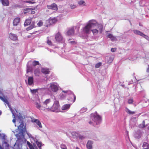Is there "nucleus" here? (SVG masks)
<instances>
[{"mask_svg": "<svg viewBox=\"0 0 149 149\" xmlns=\"http://www.w3.org/2000/svg\"><path fill=\"white\" fill-rule=\"evenodd\" d=\"M97 26L99 28H103V24L102 22L99 23L95 19L89 20L87 22L84 28H92Z\"/></svg>", "mask_w": 149, "mask_h": 149, "instance_id": "obj_1", "label": "nucleus"}, {"mask_svg": "<svg viewBox=\"0 0 149 149\" xmlns=\"http://www.w3.org/2000/svg\"><path fill=\"white\" fill-rule=\"evenodd\" d=\"M60 107L59 102L58 101H55L53 106L50 107L49 111H51L53 112H57L58 111Z\"/></svg>", "mask_w": 149, "mask_h": 149, "instance_id": "obj_2", "label": "nucleus"}, {"mask_svg": "<svg viewBox=\"0 0 149 149\" xmlns=\"http://www.w3.org/2000/svg\"><path fill=\"white\" fill-rule=\"evenodd\" d=\"M51 100L50 99H47L44 102L42 107H43L45 108V110H46L49 111V109H50V107L51 106L50 102Z\"/></svg>", "mask_w": 149, "mask_h": 149, "instance_id": "obj_3", "label": "nucleus"}, {"mask_svg": "<svg viewBox=\"0 0 149 149\" xmlns=\"http://www.w3.org/2000/svg\"><path fill=\"white\" fill-rule=\"evenodd\" d=\"M55 38L56 41L60 42L63 40V37L61 33L58 32L55 36Z\"/></svg>", "mask_w": 149, "mask_h": 149, "instance_id": "obj_4", "label": "nucleus"}, {"mask_svg": "<svg viewBox=\"0 0 149 149\" xmlns=\"http://www.w3.org/2000/svg\"><path fill=\"white\" fill-rule=\"evenodd\" d=\"M134 33L135 34L140 35L142 37H143L145 38L148 40L149 39V37L148 36L144 35L142 32L140 31H138L137 30H134Z\"/></svg>", "mask_w": 149, "mask_h": 149, "instance_id": "obj_5", "label": "nucleus"}, {"mask_svg": "<svg viewBox=\"0 0 149 149\" xmlns=\"http://www.w3.org/2000/svg\"><path fill=\"white\" fill-rule=\"evenodd\" d=\"M57 21L56 18H50L48 20L46 21V23L47 24H49L48 25H52L53 24L56 23Z\"/></svg>", "mask_w": 149, "mask_h": 149, "instance_id": "obj_6", "label": "nucleus"}, {"mask_svg": "<svg viewBox=\"0 0 149 149\" xmlns=\"http://www.w3.org/2000/svg\"><path fill=\"white\" fill-rule=\"evenodd\" d=\"M76 99V96L73 93H72L70 95L68 100L72 103H73L75 101Z\"/></svg>", "mask_w": 149, "mask_h": 149, "instance_id": "obj_7", "label": "nucleus"}, {"mask_svg": "<svg viewBox=\"0 0 149 149\" xmlns=\"http://www.w3.org/2000/svg\"><path fill=\"white\" fill-rule=\"evenodd\" d=\"M92 119L94 121H100L101 120V117L100 115L96 114L93 116Z\"/></svg>", "mask_w": 149, "mask_h": 149, "instance_id": "obj_8", "label": "nucleus"}, {"mask_svg": "<svg viewBox=\"0 0 149 149\" xmlns=\"http://www.w3.org/2000/svg\"><path fill=\"white\" fill-rule=\"evenodd\" d=\"M1 147L3 148L5 147V149H9V145L6 141H2Z\"/></svg>", "mask_w": 149, "mask_h": 149, "instance_id": "obj_9", "label": "nucleus"}, {"mask_svg": "<svg viewBox=\"0 0 149 149\" xmlns=\"http://www.w3.org/2000/svg\"><path fill=\"white\" fill-rule=\"evenodd\" d=\"M48 9H51L54 10H57V5L55 3H53L49 6H47Z\"/></svg>", "mask_w": 149, "mask_h": 149, "instance_id": "obj_10", "label": "nucleus"}, {"mask_svg": "<svg viewBox=\"0 0 149 149\" xmlns=\"http://www.w3.org/2000/svg\"><path fill=\"white\" fill-rule=\"evenodd\" d=\"M50 87L52 90L53 92H56L58 90V88L57 86L52 84H51Z\"/></svg>", "mask_w": 149, "mask_h": 149, "instance_id": "obj_11", "label": "nucleus"}, {"mask_svg": "<svg viewBox=\"0 0 149 149\" xmlns=\"http://www.w3.org/2000/svg\"><path fill=\"white\" fill-rule=\"evenodd\" d=\"M42 72L45 74H49L50 72L49 69L46 68H42L41 70Z\"/></svg>", "mask_w": 149, "mask_h": 149, "instance_id": "obj_12", "label": "nucleus"}, {"mask_svg": "<svg viewBox=\"0 0 149 149\" xmlns=\"http://www.w3.org/2000/svg\"><path fill=\"white\" fill-rule=\"evenodd\" d=\"M0 99L2 100L4 103L6 104L9 108H11V106L10 105L7 99L5 97H1Z\"/></svg>", "mask_w": 149, "mask_h": 149, "instance_id": "obj_13", "label": "nucleus"}, {"mask_svg": "<svg viewBox=\"0 0 149 149\" xmlns=\"http://www.w3.org/2000/svg\"><path fill=\"white\" fill-rule=\"evenodd\" d=\"M0 2L4 6H6L9 5V2L8 0H0Z\"/></svg>", "mask_w": 149, "mask_h": 149, "instance_id": "obj_14", "label": "nucleus"}, {"mask_svg": "<svg viewBox=\"0 0 149 149\" xmlns=\"http://www.w3.org/2000/svg\"><path fill=\"white\" fill-rule=\"evenodd\" d=\"M20 21V18L17 17L13 21V24L14 26H17L19 23Z\"/></svg>", "mask_w": 149, "mask_h": 149, "instance_id": "obj_15", "label": "nucleus"}, {"mask_svg": "<svg viewBox=\"0 0 149 149\" xmlns=\"http://www.w3.org/2000/svg\"><path fill=\"white\" fill-rule=\"evenodd\" d=\"M33 122L35 123L39 127L42 128V126L41 123L39 120L38 119H34L32 120Z\"/></svg>", "mask_w": 149, "mask_h": 149, "instance_id": "obj_16", "label": "nucleus"}, {"mask_svg": "<svg viewBox=\"0 0 149 149\" xmlns=\"http://www.w3.org/2000/svg\"><path fill=\"white\" fill-rule=\"evenodd\" d=\"M31 19L32 18H30L26 20L24 23L25 27H26L30 24L31 22Z\"/></svg>", "mask_w": 149, "mask_h": 149, "instance_id": "obj_17", "label": "nucleus"}, {"mask_svg": "<svg viewBox=\"0 0 149 149\" xmlns=\"http://www.w3.org/2000/svg\"><path fill=\"white\" fill-rule=\"evenodd\" d=\"M10 38L13 40H16L17 39V36L15 35L10 33L9 35Z\"/></svg>", "mask_w": 149, "mask_h": 149, "instance_id": "obj_18", "label": "nucleus"}, {"mask_svg": "<svg viewBox=\"0 0 149 149\" xmlns=\"http://www.w3.org/2000/svg\"><path fill=\"white\" fill-rule=\"evenodd\" d=\"M92 144L93 142L92 141H88L86 145L87 148L88 149H91L92 148Z\"/></svg>", "mask_w": 149, "mask_h": 149, "instance_id": "obj_19", "label": "nucleus"}, {"mask_svg": "<svg viewBox=\"0 0 149 149\" xmlns=\"http://www.w3.org/2000/svg\"><path fill=\"white\" fill-rule=\"evenodd\" d=\"M107 37L110 38L112 41L116 40L117 38L115 36L111 34H109L107 35Z\"/></svg>", "mask_w": 149, "mask_h": 149, "instance_id": "obj_20", "label": "nucleus"}, {"mask_svg": "<svg viewBox=\"0 0 149 149\" xmlns=\"http://www.w3.org/2000/svg\"><path fill=\"white\" fill-rule=\"evenodd\" d=\"M78 3L80 6H86L85 1L83 0L79 1L78 2Z\"/></svg>", "mask_w": 149, "mask_h": 149, "instance_id": "obj_21", "label": "nucleus"}, {"mask_svg": "<svg viewBox=\"0 0 149 149\" xmlns=\"http://www.w3.org/2000/svg\"><path fill=\"white\" fill-rule=\"evenodd\" d=\"M33 83V78L32 77H29L28 79V83L29 85H31Z\"/></svg>", "mask_w": 149, "mask_h": 149, "instance_id": "obj_22", "label": "nucleus"}, {"mask_svg": "<svg viewBox=\"0 0 149 149\" xmlns=\"http://www.w3.org/2000/svg\"><path fill=\"white\" fill-rule=\"evenodd\" d=\"M26 143L29 147V148L30 149H34V147L36 146V145L35 144H33V145L31 144L30 142L28 141H27Z\"/></svg>", "mask_w": 149, "mask_h": 149, "instance_id": "obj_23", "label": "nucleus"}, {"mask_svg": "<svg viewBox=\"0 0 149 149\" xmlns=\"http://www.w3.org/2000/svg\"><path fill=\"white\" fill-rule=\"evenodd\" d=\"M34 73L35 76H38L40 74V70L38 69H35L34 71Z\"/></svg>", "mask_w": 149, "mask_h": 149, "instance_id": "obj_24", "label": "nucleus"}, {"mask_svg": "<svg viewBox=\"0 0 149 149\" xmlns=\"http://www.w3.org/2000/svg\"><path fill=\"white\" fill-rule=\"evenodd\" d=\"M70 107V104H66L64 105L62 107V110H65L68 109Z\"/></svg>", "mask_w": 149, "mask_h": 149, "instance_id": "obj_25", "label": "nucleus"}, {"mask_svg": "<svg viewBox=\"0 0 149 149\" xmlns=\"http://www.w3.org/2000/svg\"><path fill=\"white\" fill-rule=\"evenodd\" d=\"M142 147L143 148V149H149V145L146 142H144L143 143Z\"/></svg>", "mask_w": 149, "mask_h": 149, "instance_id": "obj_26", "label": "nucleus"}, {"mask_svg": "<svg viewBox=\"0 0 149 149\" xmlns=\"http://www.w3.org/2000/svg\"><path fill=\"white\" fill-rule=\"evenodd\" d=\"M125 111L127 113L130 115L134 114L135 113V111H132L127 108H125Z\"/></svg>", "mask_w": 149, "mask_h": 149, "instance_id": "obj_27", "label": "nucleus"}, {"mask_svg": "<svg viewBox=\"0 0 149 149\" xmlns=\"http://www.w3.org/2000/svg\"><path fill=\"white\" fill-rule=\"evenodd\" d=\"M77 134V135H76V136L80 139L82 140L85 138V137L84 136L81 135L80 134L78 133Z\"/></svg>", "mask_w": 149, "mask_h": 149, "instance_id": "obj_28", "label": "nucleus"}, {"mask_svg": "<svg viewBox=\"0 0 149 149\" xmlns=\"http://www.w3.org/2000/svg\"><path fill=\"white\" fill-rule=\"evenodd\" d=\"M32 64L33 66H35L37 65H39V61H35L32 62Z\"/></svg>", "mask_w": 149, "mask_h": 149, "instance_id": "obj_29", "label": "nucleus"}, {"mask_svg": "<svg viewBox=\"0 0 149 149\" xmlns=\"http://www.w3.org/2000/svg\"><path fill=\"white\" fill-rule=\"evenodd\" d=\"M24 125L23 122H22L19 125V129L21 130L22 131L23 130V129L24 128Z\"/></svg>", "mask_w": 149, "mask_h": 149, "instance_id": "obj_30", "label": "nucleus"}, {"mask_svg": "<svg viewBox=\"0 0 149 149\" xmlns=\"http://www.w3.org/2000/svg\"><path fill=\"white\" fill-rule=\"evenodd\" d=\"M69 6L70 8L72 9H74L76 8L77 7V6L76 5L73 3L70 4Z\"/></svg>", "mask_w": 149, "mask_h": 149, "instance_id": "obj_31", "label": "nucleus"}, {"mask_svg": "<svg viewBox=\"0 0 149 149\" xmlns=\"http://www.w3.org/2000/svg\"><path fill=\"white\" fill-rule=\"evenodd\" d=\"M47 43L48 45L50 46L52 45V42L51 40L49 39L48 37L47 38Z\"/></svg>", "mask_w": 149, "mask_h": 149, "instance_id": "obj_32", "label": "nucleus"}, {"mask_svg": "<svg viewBox=\"0 0 149 149\" xmlns=\"http://www.w3.org/2000/svg\"><path fill=\"white\" fill-rule=\"evenodd\" d=\"M43 24V22L41 21H40L38 22L37 23L38 26V27H40Z\"/></svg>", "mask_w": 149, "mask_h": 149, "instance_id": "obj_33", "label": "nucleus"}, {"mask_svg": "<svg viewBox=\"0 0 149 149\" xmlns=\"http://www.w3.org/2000/svg\"><path fill=\"white\" fill-rule=\"evenodd\" d=\"M35 104L36 105V107L37 108L39 109H40L41 106L40 103L36 102Z\"/></svg>", "mask_w": 149, "mask_h": 149, "instance_id": "obj_34", "label": "nucleus"}, {"mask_svg": "<svg viewBox=\"0 0 149 149\" xmlns=\"http://www.w3.org/2000/svg\"><path fill=\"white\" fill-rule=\"evenodd\" d=\"M73 33V31L72 29L70 30L67 32V34L68 35H72Z\"/></svg>", "mask_w": 149, "mask_h": 149, "instance_id": "obj_35", "label": "nucleus"}, {"mask_svg": "<svg viewBox=\"0 0 149 149\" xmlns=\"http://www.w3.org/2000/svg\"><path fill=\"white\" fill-rule=\"evenodd\" d=\"M36 143L38 147L40 149L42 146L41 143L38 141H36Z\"/></svg>", "mask_w": 149, "mask_h": 149, "instance_id": "obj_36", "label": "nucleus"}, {"mask_svg": "<svg viewBox=\"0 0 149 149\" xmlns=\"http://www.w3.org/2000/svg\"><path fill=\"white\" fill-rule=\"evenodd\" d=\"M38 90V89L31 90V92L32 93H35L37 92Z\"/></svg>", "mask_w": 149, "mask_h": 149, "instance_id": "obj_37", "label": "nucleus"}, {"mask_svg": "<svg viewBox=\"0 0 149 149\" xmlns=\"http://www.w3.org/2000/svg\"><path fill=\"white\" fill-rule=\"evenodd\" d=\"M102 63H98L97 64H96L95 65V68H98L100 67V66L101 65Z\"/></svg>", "mask_w": 149, "mask_h": 149, "instance_id": "obj_38", "label": "nucleus"}, {"mask_svg": "<svg viewBox=\"0 0 149 149\" xmlns=\"http://www.w3.org/2000/svg\"><path fill=\"white\" fill-rule=\"evenodd\" d=\"M94 34L97 33L98 32V31L96 29H94L93 30H91Z\"/></svg>", "mask_w": 149, "mask_h": 149, "instance_id": "obj_39", "label": "nucleus"}, {"mask_svg": "<svg viewBox=\"0 0 149 149\" xmlns=\"http://www.w3.org/2000/svg\"><path fill=\"white\" fill-rule=\"evenodd\" d=\"M84 29V31L86 33H89L90 31V29Z\"/></svg>", "mask_w": 149, "mask_h": 149, "instance_id": "obj_40", "label": "nucleus"}, {"mask_svg": "<svg viewBox=\"0 0 149 149\" xmlns=\"http://www.w3.org/2000/svg\"><path fill=\"white\" fill-rule=\"evenodd\" d=\"M133 102V100L132 99H130L128 100V103L129 104H132Z\"/></svg>", "mask_w": 149, "mask_h": 149, "instance_id": "obj_41", "label": "nucleus"}, {"mask_svg": "<svg viewBox=\"0 0 149 149\" xmlns=\"http://www.w3.org/2000/svg\"><path fill=\"white\" fill-rule=\"evenodd\" d=\"M32 1H26V3H29L30 4H33L35 3V2L33 0H31Z\"/></svg>", "mask_w": 149, "mask_h": 149, "instance_id": "obj_42", "label": "nucleus"}, {"mask_svg": "<svg viewBox=\"0 0 149 149\" xmlns=\"http://www.w3.org/2000/svg\"><path fill=\"white\" fill-rule=\"evenodd\" d=\"M61 149H62L63 148H66L67 147L65 144H62L61 146Z\"/></svg>", "mask_w": 149, "mask_h": 149, "instance_id": "obj_43", "label": "nucleus"}, {"mask_svg": "<svg viewBox=\"0 0 149 149\" xmlns=\"http://www.w3.org/2000/svg\"><path fill=\"white\" fill-rule=\"evenodd\" d=\"M116 50V48H111V51L112 52H115Z\"/></svg>", "mask_w": 149, "mask_h": 149, "instance_id": "obj_44", "label": "nucleus"}, {"mask_svg": "<svg viewBox=\"0 0 149 149\" xmlns=\"http://www.w3.org/2000/svg\"><path fill=\"white\" fill-rule=\"evenodd\" d=\"M2 139L3 141H6V135L4 134H3L2 137Z\"/></svg>", "mask_w": 149, "mask_h": 149, "instance_id": "obj_45", "label": "nucleus"}, {"mask_svg": "<svg viewBox=\"0 0 149 149\" xmlns=\"http://www.w3.org/2000/svg\"><path fill=\"white\" fill-rule=\"evenodd\" d=\"M70 43L72 44H76L77 42L74 41H71L70 42Z\"/></svg>", "mask_w": 149, "mask_h": 149, "instance_id": "obj_46", "label": "nucleus"}, {"mask_svg": "<svg viewBox=\"0 0 149 149\" xmlns=\"http://www.w3.org/2000/svg\"><path fill=\"white\" fill-rule=\"evenodd\" d=\"M142 125L143 126L142 127L143 128H144L146 127L145 121L144 120L142 122Z\"/></svg>", "mask_w": 149, "mask_h": 149, "instance_id": "obj_47", "label": "nucleus"}, {"mask_svg": "<svg viewBox=\"0 0 149 149\" xmlns=\"http://www.w3.org/2000/svg\"><path fill=\"white\" fill-rule=\"evenodd\" d=\"M80 25H81L80 23V22L78 23L77 24V26L76 27V28H79L80 27Z\"/></svg>", "mask_w": 149, "mask_h": 149, "instance_id": "obj_48", "label": "nucleus"}, {"mask_svg": "<svg viewBox=\"0 0 149 149\" xmlns=\"http://www.w3.org/2000/svg\"><path fill=\"white\" fill-rule=\"evenodd\" d=\"M29 67H28L27 69V73L31 71V70L29 69Z\"/></svg>", "mask_w": 149, "mask_h": 149, "instance_id": "obj_49", "label": "nucleus"}, {"mask_svg": "<svg viewBox=\"0 0 149 149\" xmlns=\"http://www.w3.org/2000/svg\"><path fill=\"white\" fill-rule=\"evenodd\" d=\"M146 72H149V65H148V67L147 69Z\"/></svg>", "mask_w": 149, "mask_h": 149, "instance_id": "obj_50", "label": "nucleus"}, {"mask_svg": "<svg viewBox=\"0 0 149 149\" xmlns=\"http://www.w3.org/2000/svg\"><path fill=\"white\" fill-rule=\"evenodd\" d=\"M35 23V22H32V24H33V26H32V28H33L34 27H36L34 26V24Z\"/></svg>", "mask_w": 149, "mask_h": 149, "instance_id": "obj_51", "label": "nucleus"}, {"mask_svg": "<svg viewBox=\"0 0 149 149\" xmlns=\"http://www.w3.org/2000/svg\"><path fill=\"white\" fill-rule=\"evenodd\" d=\"M12 121L14 123H15V121H16V120H15V117L14 116V118L13 119V120H12Z\"/></svg>", "mask_w": 149, "mask_h": 149, "instance_id": "obj_52", "label": "nucleus"}, {"mask_svg": "<svg viewBox=\"0 0 149 149\" xmlns=\"http://www.w3.org/2000/svg\"><path fill=\"white\" fill-rule=\"evenodd\" d=\"M0 149H4L0 145Z\"/></svg>", "mask_w": 149, "mask_h": 149, "instance_id": "obj_53", "label": "nucleus"}, {"mask_svg": "<svg viewBox=\"0 0 149 149\" xmlns=\"http://www.w3.org/2000/svg\"><path fill=\"white\" fill-rule=\"evenodd\" d=\"M89 123L90 124H91L92 123V122L91 121H90L89 122Z\"/></svg>", "mask_w": 149, "mask_h": 149, "instance_id": "obj_54", "label": "nucleus"}, {"mask_svg": "<svg viewBox=\"0 0 149 149\" xmlns=\"http://www.w3.org/2000/svg\"><path fill=\"white\" fill-rule=\"evenodd\" d=\"M28 29V28H27V29H26V30L27 31H29V30H30V29Z\"/></svg>", "mask_w": 149, "mask_h": 149, "instance_id": "obj_55", "label": "nucleus"}, {"mask_svg": "<svg viewBox=\"0 0 149 149\" xmlns=\"http://www.w3.org/2000/svg\"><path fill=\"white\" fill-rule=\"evenodd\" d=\"M2 114L1 111L0 110V116Z\"/></svg>", "mask_w": 149, "mask_h": 149, "instance_id": "obj_56", "label": "nucleus"}, {"mask_svg": "<svg viewBox=\"0 0 149 149\" xmlns=\"http://www.w3.org/2000/svg\"><path fill=\"white\" fill-rule=\"evenodd\" d=\"M63 92L65 93H66V91H63Z\"/></svg>", "mask_w": 149, "mask_h": 149, "instance_id": "obj_57", "label": "nucleus"}, {"mask_svg": "<svg viewBox=\"0 0 149 149\" xmlns=\"http://www.w3.org/2000/svg\"><path fill=\"white\" fill-rule=\"evenodd\" d=\"M61 149H67V148H62Z\"/></svg>", "mask_w": 149, "mask_h": 149, "instance_id": "obj_58", "label": "nucleus"}, {"mask_svg": "<svg viewBox=\"0 0 149 149\" xmlns=\"http://www.w3.org/2000/svg\"><path fill=\"white\" fill-rule=\"evenodd\" d=\"M148 129L149 130V126L148 127Z\"/></svg>", "mask_w": 149, "mask_h": 149, "instance_id": "obj_59", "label": "nucleus"}, {"mask_svg": "<svg viewBox=\"0 0 149 149\" xmlns=\"http://www.w3.org/2000/svg\"><path fill=\"white\" fill-rule=\"evenodd\" d=\"M0 136H1V134L0 133Z\"/></svg>", "mask_w": 149, "mask_h": 149, "instance_id": "obj_60", "label": "nucleus"}, {"mask_svg": "<svg viewBox=\"0 0 149 149\" xmlns=\"http://www.w3.org/2000/svg\"><path fill=\"white\" fill-rule=\"evenodd\" d=\"M77 149H79L78 148H77Z\"/></svg>", "mask_w": 149, "mask_h": 149, "instance_id": "obj_61", "label": "nucleus"}]
</instances>
